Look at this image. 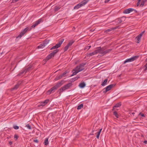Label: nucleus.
Masks as SVG:
<instances>
[{"mask_svg": "<svg viewBox=\"0 0 147 147\" xmlns=\"http://www.w3.org/2000/svg\"><path fill=\"white\" fill-rule=\"evenodd\" d=\"M57 49V47H56V45H55V46H53L52 48H51L50 49V50H52L53 49Z\"/></svg>", "mask_w": 147, "mask_h": 147, "instance_id": "nucleus-41", "label": "nucleus"}, {"mask_svg": "<svg viewBox=\"0 0 147 147\" xmlns=\"http://www.w3.org/2000/svg\"><path fill=\"white\" fill-rule=\"evenodd\" d=\"M74 41H71L69 42V43L67 45L69 47L72 45V44L74 43Z\"/></svg>", "mask_w": 147, "mask_h": 147, "instance_id": "nucleus-29", "label": "nucleus"}, {"mask_svg": "<svg viewBox=\"0 0 147 147\" xmlns=\"http://www.w3.org/2000/svg\"><path fill=\"white\" fill-rule=\"evenodd\" d=\"M26 73V71H25V70L24 69L23 70H22V71L18 74L17 76H20L22 74H25Z\"/></svg>", "mask_w": 147, "mask_h": 147, "instance_id": "nucleus-18", "label": "nucleus"}, {"mask_svg": "<svg viewBox=\"0 0 147 147\" xmlns=\"http://www.w3.org/2000/svg\"><path fill=\"white\" fill-rule=\"evenodd\" d=\"M134 114V113H132V114Z\"/></svg>", "mask_w": 147, "mask_h": 147, "instance_id": "nucleus-51", "label": "nucleus"}, {"mask_svg": "<svg viewBox=\"0 0 147 147\" xmlns=\"http://www.w3.org/2000/svg\"><path fill=\"white\" fill-rule=\"evenodd\" d=\"M140 4V3L137 2L136 4L137 6H138Z\"/></svg>", "mask_w": 147, "mask_h": 147, "instance_id": "nucleus-46", "label": "nucleus"}, {"mask_svg": "<svg viewBox=\"0 0 147 147\" xmlns=\"http://www.w3.org/2000/svg\"><path fill=\"white\" fill-rule=\"evenodd\" d=\"M53 57L54 56L51 53L49 55L46 57V60H47V61Z\"/></svg>", "mask_w": 147, "mask_h": 147, "instance_id": "nucleus-17", "label": "nucleus"}, {"mask_svg": "<svg viewBox=\"0 0 147 147\" xmlns=\"http://www.w3.org/2000/svg\"><path fill=\"white\" fill-rule=\"evenodd\" d=\"M121 105V102H119L116 104L115 106L114 107H120Z\"/></svg>", "mask_w": 147, "mask_h": 147, "instance_id": "nucleus-24", "label": "nucleus"}, {"mask_svg": "<svg viewBox=\"0 0 147 147\" xmlns=\"http://www.w3.org/2000/svg\"><path fill=\"white\" fill-rule=\"evenodd\" d=\"M45 105L44 102H41L40 103L39 106H44Z\"/></svg>", "mask_w": 147, "mask_h": 147, "instance_id": "nucleus-36", "label": "nucleus"}, {"mask_svg": "<svg viewBox=\"0 0 147 147\" xmlns=\"http://www.w3.org/2000/svg\"><path fill=\"white\" fill-rule=\"evenodd\" d=\"M14 138H16V140H17L18 138V136L16 135H15L14 136Z\"/></svg>", "mask_w": 147, "mask_h": 147, "instance_id": "nucleus-43", "label": "nucleus"}, {"mask_svg": "<svg viewBox=\"0 0 147 147\" xmlns=\"http://www.w3.org/2000/svg\"><path fill=\"white\" fill-rule=\"evenodd\" d=\"M89 0H84L80 3L76 5L74 8V9H78L80 7L84 5L89 1Z\"/></svg>", "mask_w": 147, "mask_h": 147, "instance_id": "nucleus-3", "label": "nucleus"}, {"mask_svg": "<svg viewBox=\"0 0 147 147\" xmlns=\"http://www.w3.org/2000/svg\"><path fill=\"white\" fill-rule=\"evenodd\" d=\"M34 141L36 143H38V140L37 139L34 140Z\"/></svg>", "mask_w": 147, "mask_h": 147, "instance_id": "nucleus-44", "label": "nucleus"}, {"mask_svg": "<svg viewBox=\"0 0 147 147\" xmlns=\"http://www.w3.org/2000/svg\"><path fill=\"white\" fill-rule=\"evenodd\" d=\"M144 143L145 144H147V140H145L144 142Z\"/></svg>", "mask_w": 147, "mask_h": 147, "instance_id": "nucleus-47", "label": "nucleus"}, {"mask_svg": "<svg viewBox=\"0 0 147 147\" xmlns=\"http://www.w3.org/2000/svg\"><path fill=\"white\" fill-rule=\"evenodd\" d=\"M146 1V0L143 1H142L140 5V6L143 7Z\"/></svg>", "mask_w": 147, "mask_h": 147, "instance_id": "nucleus-31", "label": "nucleus"}, {"mask_svg": "<svg viewBox=\"0 0 147 147\" xmlns=\"http://www.w3.org/2000/svg\"><path fill=\"white\" fill-rule=\"evenodd\" d=\"M59 51L58 49H57L54 50L51 53L54 56L55 54H56Z\"/></svg>", "mask_w": 147, "mask_h": 147, "instance_id": "nucleus-19", "label": "nucleus"}, {"mask_svg": "<svg viewBox=\"0 0 147 147\" xmlns=\"http://www.w3.org/2000/svg\"><path fill=\"white\" fill-rule=\"evenodd\" d=\"M60 9V7H57V6H55V11H57L59 9Z\"/></svg>", "mask_w": 147, "mask_h": 147, "instance_id": "nucleus-37", "label": "nucleus"}, {"mask_svg": "<svg viewBox=\"0 0 147 147\" xmlns=\"http://www.w3.org/2000/svg\"><path fill=\"white\" fill-rule=\"evenodd\" d=\"M119 27V26H117L113 28H110L109 29H107V30H105V33H107L111 31L112 30H115L117 28H118Z\"/></svg>", "mask_w": 147, "mask_h": 147, "instance_id": "nucleus-13", "label": "nucleus"}, {"mask_svg": "<svg viewBox=\"0 0 147 147\" xmlns=\"http://www.w3.org/2000/svg\"><path fill=\"white\" fill-rule=\"evenodd\" d=\"M86 86V84L84 82L80 83L79 85V86L81 88H83Z\"/></svg>", "mask_w": 147, "mask_h": 147, "instance_id": "nucleus-15", "label": "nucleus"}, {"mask_svg": "<svg viewBox=\"0 0 147 147\" xmlns=\"http://www.w3.org/2000/svg\"><path fill=\"white\" fill-rule=\"evenodd\" d=\"M49 101V99H46L45 100L44 102L45 104L46 105L47 104Z\"/></svg>", "mask_w": 147, "mask_h": 147, "instance_id": "nucleus-38", "label": "nucleus"}, {"mask_svg": "<svg viewBox=\"0 0 147 147\" xmlns=\"http://www.w3.org/2000/svg\"><path fill=\"white\" fill-rule=\"evenodd\" d=\"M145 32V31H143L142 33H141L140 34L138 35L136 37V38H137V39L138 40V42H137V43H139L140 42V39H141V37Z\"/></svg>", "mask_w": 147, "mask_h": 147, "instance_id": "nucleus-10", "label": "nucleus"}, {"mask_svg": "<svg viewBox=\"0 0 147 147\" xmlns=\"http://www.w3.org/2000/svg\"><path fill=\"white\" fill-rule=\"evenodd\" d=\"M90 47H91V46H90V45L89 46L86 47L84 48V50H88Z\"/></svg>", "mask_w": 147, "mask_h": 147, "instance_id": "nucleus-35", "label": "nucleus"}, {"mask_svg": "<svg viewBox=\"0 0 147 147\" xmlns=\"http://www.w3.org/2000/svg\"><path fill=\"white\" fill-rule=\"evenodd\" d=\"M83 104H82L79 105L77 108V109L78 110H79L81 109L83 107Z\"/></svg>", "mask_w": 147, "mask_h": 147, "instance_id": "nucleus-25", "label": "nucleus"}, {"mask_svg": "<svg viewBox=\"0 0 147 147\" xmlns=\"http://www.w3.org/2000/svg\"><path fill=\"white\" fill-rule=\"evenodd\" d=\"M141 0H138V2L140 3Z\"/></svg>", "mask_w": 147, "mask_h": 147, "instance_id": "nucleus-49", "label": "nucleus"}, {"mask_svg": "<svg viewBox=\"0 0 147 147\" xmlns=\"http://www.w3.org/2000/svg\"><path fill=\"white\" fill-rule=\"evenodd\" d=\"M94 131V130H92V132H91V133L90 134V135H94V134H93V133Z\"/></svg>", "mask_w": 147, "mask_h": 147, "instance_id": "nucleus-45", "label": "nucleus"}, {"mask_svg": "<svg viewBox=\"0 0 147 147\" xmlns=\"http://www.w3.org/2000/svg\"><path fill=\"white\" fill-rule=\"evenodd\" d=\"M139 115H141L142 117H145V115L144 114L142 113H140Z\"/></svg>", "mask_w": 147, "mask_h": 147, "instance_id": "nucleus-42", "label": "nucleus"}, {"mask_svg": "<svg viewBox=\"0 0 147 147\" xmlns=\"http://www.w3.org/2000/svg\"><path fill=\"white\" fill-rule=\"evenodd\" d=\"M19 87V84H16V85L14 88H13L14 89H17Z\"/></svg>", "mask_w": 147, "mask_h": 147, "instance_id": "nucleus-39", "label": "nucleus"}, {"mask_svg": "<svg viewBox=\"0 0 147 147\" xmlns=\"http://www.w3.org/2000/svg\"><path fill=\"white\" fill-rule=\"evenodd\" d=\"M44 144L45 145H47L49 144L48 139L46 138L44 141Z\"/></svg>", "mask_w": 147, "mask_h": 147, "instance_id": "nucleus-23", "label": "nucleus"}, {"mask_svg": "<svg viewBox=\"0 0 147 147\" xmlns=\"http://www.w3.org/2000/svg\"><path fill=\"white\" fill-rule=\"evenodd\" d=\"M108 81L107 79H105L101 84V85L102 86H104L106 85L107 84V83Z\"/></svg>", "mask_w": 147, "mask_h": 147, "instance_id": "nucleus-16", "label": "nucleus"}, {"mask_svg": "<svg viewBox=\"0 0 147 147\" xmlns=\"http://www.w3.org/2000/svg\"><path fill=\"white\" fill-rule=\"evenodd\" d=\"M102 130V129H100L99 130V131H98V132H97L96 133L97 135H96V137L97 139H99V137L100 136V134L101 133Z\"/></svg>", "mask_w": 147, "mask_h": 147, "instance_id": "nucleus-20", "label": "nucleus"}, {"mask_svg": "<svg viewBox=\"0 0 147 147\" xmlns=\"http://www.w3.org/2000/svg\"><path fill=\"white\" fill-rule=\"evenodd\" d=\"M42 22V18H40L38 20L36 21L34 24L31 26V28L29 30H30L32 28H34L35 27L39 24L40 23Z\"/></svg>", "mask_w": 147, "mask_h": 147, "instance_id": "nucleus-8", "label": "nucleus"}, {"mask_svg": "<svg viewBox=\"0 0 147 147\" xmlns=\"http://www.w3.org/2000/svg\"><path fill=\"white\" fill-rule=\"evenodd\" d=\"M49 40H45L43 43L46 46L49 43Z\"/></svg>", "mask_w": 147, "mask_h": 147, "instance_id": "nucleus-28", "label": "nucleus"}, {"mask_svg": "<svg viewBox=\"0 0 147 147\" xmlns=\"http://www.w3.org/2000/svg\"><path fill=\"white\" fill-rule=\"evenodd\" d=\"M62 78V76H61V75L59 76H57L55 78V80L56 81L57 80L60 79H61Z\"/></svg>", "mask_w": 147, "mask_h": 147, "instance_id": "nucleus-27", "label": "nucleus"}, {"mask_svg": "<svg viewBox=\"0 0 147 147\" xmlns=\"http://www.w3.org/2000/svg\"><path fill=\"white\" fill-rule=\"evenodd\" d=\"M64 39H61L60 41H59L58 43L56 45V46L57 48L59 47L62 44L63 42L64 41Z\"/></svg>", "mask_w": 147, "mask_h": 147, "instance_id": "nucleus-12", "label": "nucleus"}, {"mask_svg": "<svg viewBox=\"0 0 147 147\" xmlns=\"http://www.w3.org/2000/svg\"><path fill=\"white\" fill-rule=\"evenodd\" d=\"M26 127L28 129H31V128L29 124H27L26 125Z\"/></svg>", "mask_w": 147, "mask_h": 147, "instance_id": "nucleus-34", "label": "nucleus"}, {"mask_svg": "<svg viewBox=\"0 0 147 147\" xmlns=\"http://www.w3.org/2000/svg\"><path fill=\"white\" fill-rule=\"evenodd\" d=\"M114 115L115 116V117L117 118H118L119 117V115L117 114V112L116 111H114L113 112Z\"/></svg>", "mask_w": 147, "mask_h": 147, "instance_id": "nucleus-30", "label": "nucleus"}, {"mask_svg": "<svg viewBox=\"0 0 147 147\" xmlns=\"http://www.w3.org/2000/svg\"><path fill=\"white\" fill-rule=\"evenodd\" d=\"M12 144V142H10L9 143V144L10 145H11Z\"/></svg>", "mask_w": 147, "mask_h": 147, "instance_id": "nucleus-48", "label": "nucleus"}, {"mask_svg": "<svg viewBox=\"0 0 147 147\" xmlns=\"http://www.w3.org/2000/svg\"><path fill=\"white\" fill-rule=\"evenodd\" d=\"M106 46H104L102 47H97L96 49L93 52L88 54L87 56L90 57L98 53H100L102 55H103L107 53H110L112 50V49H107Z\"/></svg>", "mask_w": 147, "mask_h": 147, "instance_id": "nucleus-1", "label": "nucleus"}, {"mask_svg": "<svg viewBox=\"0 0 147 147\" xmlns=\"http://www.w3.org/2000/svg\"><path fill=\"white\" fill-rule=\"evenodd\" d=\"M13 128L15 129H18L19 128V127L16 125H13Z\"/></svg>", "mask_w": 147, "mask_h": 147, "instance_id": "nucleus-40", "label": "nucleus"}, {"mask_svg": "<svg viewBox=\"0 0 147 147\" xmlns=\"http://www.w3.org/2000/svg\"><path fill=\"white\" fill-rule=\"evenodd\" d=\"M79 71L80 70L77 71L75 69H74L72 71L73 72V74L71 75L70 76L71 77L76 75L79 72Z\"/></svg>", "mask_w": 147, "mask_h": 147, "instance_id": "nucleus-14", "label": "nucleus"}, {"mask_svg": "<svg viewBox=\"0 0 147 147\" xmlns=\"http://www.w3.org/2000/svg\"><path fill=\"white\" fill-rule=\"evenodd\" d=\"M139 57L138 56H134L131 58L126 59L124 62V63L125 64L127 62H129L133 61L137 59Z\"/></svg>", "mask_w": 147, "mask_h": 147, "instance_id": "nucleus-7", "label": "nucleus"}, {"mask_svg": "<svg viewBox=\"0 0 147 147\" xmlns=\"http://www.w3.org/2000/svg\"><path fill=\"white\" fill-rule=\"evenodd\" d=\"M29 30V28L28 27L25 28L20 33L17 37L16 38L20 39L21 37L24 35V34Z\"/></svg>", "mask_w": 147, "mask_h": 147, "instance_id": "nucleus-5", "label": "nucleus"}, {"mask_svg": "<svg viewBox=\"0 0 147 147\" xmlns=\"http://www.w3.org/2000/svg\"><path fill=\"white\" fill-rule=\"evenodd\" d=\"M121 22V21H120V22Z\"/></svg>", "mask_w": 147, "mask_h": 147, "instance_id": "nucleus-50", "label": "nucleus"}, {"mask_svg": "<svg viewBox=\"0 0 147 147\" xmlns=\"http://www.w3.org/2000/svg\"><path fill=\"white\" fill-rule=\"evenodd\" d=\"M134 10L136 11V10H134L132 8H129L125 10L124 11L123 13H124L127 14L133 11Z\"/></svg>", "mask_w": 147, "mask_h": 147, "instance_id": "nucleus-11", "label": "nucleus"}, {"mask_svg": "<svg viewBox=\"0 0 147 147\" xmlns=\"http://www.w3.org/2000/svg\"><path fill=\"white\" fill-rule=\"evenodd\" d=\"M68 72L67 71H65L62 75H61V76H62V77H65V75Z\"/></svg>", "mask_w": 147, "mask_h": 147, "instance_id": "nucleus-33", "label": "nucleus"}, {"mask_svg": "<svg viewBox=\"0 0 147 147\" xmlns=\"http://www.w3.org/2000/svg\"><path fill=\"white\" fill-rule=\"evenodd\" d=\"M63 80H62L60 82H58L56 85L53 87L51 88L47 91V93L50 94L51 92H54L59 87H60L63 84Z\"/></svg>", "mask_w": 147, "mask_h": 147, "instance_id": "nucleus-2", "label": "nucleus"}, {"mask_svg": "<svg viewBox=\"0 0 147 147\" xmlns=\"http://www.w3.org/2000/svg\"><path fill=\"white\" fill-rule=\"evenodd\" d=\"M69 47L67 45L64 47V51L65 52L67 51V49H68Z\"/></svg>", "mask_w": 147, "mask_h": 147, "instance_id": "nucleus-32", "label": "nucleus"}, {"mask_svg": "<svg viewBox=\"0 0 147 147\" xmlns=\"http://www.w3.org/2000/svg\"><path fill=\"white\" fill-rule=\"evenodd\" d=\"M115 85V84H111L107 86L103 89V92L104 93H106L107 91L110 90L112 88L114 87Z\"/></svg>", "mask_w": 147, "mask_h": 147, "instance_id": "nucleus-6", "label": "nucleus"}, {"mask_svg": "<svg viewBox=\"0 0 147 147\" xmlns=\"http://www.w3.org/2000/svg\"><path fill=\"white\" fill-rule=\"evenodd\" d=\"M79 76H77L74 78L72 79V81L74 82L76 80H77L78 78H80Z\"/></svg>", "mask_w": 147, "mask_h": 147, "instance_id": "nucleus-26", "label": "nucleus"}, {"mask_svg": "<svg viewBox=\"0 0 147 147\" xmlns=\"http://www.w3.org/2000/svg\"><path fill=\"white\" fill-rule=\"evenodd\" d=\"M72 85V84L71 83H68L60 89L58 92L59 93L62 92L65 90L69 89Z\"/></svg>", "mask_w": 147, "mask_h": 147, "instance_id": "nucleus-4", "label": "nucleus"}, {"mask_svg": "<svg viewBox=\"0 0 147 147\" xmlns=\"http://www.w3.org/2000/svg\"><path fill=\"white\" fill-rule=\"evenodd\" d=\"M85 65V64H81L79 66H77L75 69L77 71L80 70L79 72H80L84 69L83 67Z\"/></svg>", "mask_w": 147, "mask_h": 147, "instance_id": "nucleus-9", "label": "nucleus"}, {"mask_svg": "<svg viewBox=\"0 0 147 147\" xmlns=\"http://www.w3.org/2000/svg\"><path fill=\"white\" fill-rule=\"evenodd\" d=\"M45 46V45L43 43H42L38 47V49L40 48H43Z\"/></svg>", "mask_w": 147, "mask_h": 147, "instance_id": "nucleus-21", "label": "nucleus"}, {"mask_svg": "<svg viewBox=\"0 0 147 147\" xmlns=\"http://www.w3.org/2000/svg\"><path fill=\"white\" fill-rule=\"evenodd\" d=\"M32 67V65H29V67L28 68H25V71H26V72L29 71Z\"/></svg>", "mask_w": 147, "mask_h": 147, "instance_id": "nucleus-22", "label": "nucleus"}]
</instances>
